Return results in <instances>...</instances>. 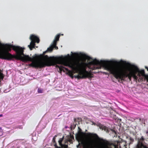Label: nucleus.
Here are the masks:
<instances>
[{"mask_svg":"<svg viewBox=\"0 0 148 148\" xmlns=\"http://www.w3.org/2000/svg\"><path fill=\"white\" fill-rule=\"evenodd\" d=\"M57 43H56V45H55V43H53V49L55 48L56 49H58V47L56 46Z\"/></svg>","mask_w":148,"mask_h":148,"instance_id":"obj_15","label":"nucleus"},{"mask_svg":"<svg viewBox=\"0 0 148 148\" xmlns=\"http://www.w3.org/2000/svg\"><path fill=\"white\" fill-rule=\"evenodd\" d=\"M145 79H146L147 82H148V75H145L144 76Z\"/></svg>","mask_w":148,"mask_h":148,"instance_id":"obj_17","label":"nucleus"},{"mask_svg":"<svg viewBox=\"0 0 148 148\" xmlns=\"http://www.w3.org/2000/svg\"><path fill=\"white\" fill-rule=\"evenodd\" d=\"M43 90L40 88H38V93H42L43 92Z\"/></svg>","mask_w":148,"mask_h":148,"instance_id":"obj_14","label":"nucleus"},{"mask_svg":"<svg viewBox=\"0 0 148 148\" xmlns=\"http://www.w3.org/2000/svg\"><path fill=\"white\" fill-rule=\"evenodd\" d=\"M98 148H109L108 147H106L104 146L103 145H102L99 146Z\"/></svg>","mask_w":148,"mask_h":148,"instance_id":"obj_11","label":"nucleus"},{"mask_svg":"<svg viewBox=\"0 0 148 148\" xmlns=\"http://www.w3.org/2000/svg\"><path fill=\"white\" fill-rule=\"evenodd\" d=\"M133 139L131 138H130V140H133Z\"/></svg>","mask_w":148,"mask_h":148,"instance_id":"obj_24","label":"nucleus"},{"mask_svg":"<svg viewBox=\"0 0 148 148\" xmlns=\"http://www.w3.org/2000/svg\"><path fill=\"white\" fill-rule=\"evenodd\" d=\"M0 45L3 47L5 49V50L0 51V59L8 60H11L15 59L17 60H21L23 61H32L31 64L34 62H40L33 61L36 59L35 57L31 58L29 56L25 55L23 53V49L19 46L8 44L4 45L0 43ZM30 64H29V66H31Z\"/></svg>","mask_w":148,"mask_h":148,"instance_id":"obj_3","label":"nucleus"},{"mask_svg":"<svg viewBox=\"0 0 148 148\" xmlns=\"http://www.w3.org/2000/svg\"><path fill=\"white\" fill-rule=\"evenodd\" d=\"M4 76L2 73H0V80H3L4 78Z\"/></svg>","mask_w":148,"mask_h":148,"instance_id":"obj_13","label":"nucleus"},{"mask_svg":"<svg viewBox=\"0 0 148 148\" xmlns=\"http://www.w3.org/2000/svg\"><path fill=\"white\" fill-rule=\"evenodd\" d=\"M58 67L60 71H63L64 72H65L64 69L65 71H69V70L67 68H66L62 66H58Z\"/></svg>","mask_w":148,"mask_h":148,"instance_id":"obj_6","label":"nucleus"},{"mask_svg":"<svg viewBox=\"0 0 148 148\" xmlns=\"http://www.w3.org/2000/svg\"><path fill=\"white\" fill-rule=\"evenodd\" d=\"M120 79L121 80H119V82L121 83H123L122 81H121V79Z\"/></svg>","mask_w":148,"mask_h":148,"instance_id":"obj_20","label":"nucleus"},{"mask_svg":"<svg viewBox=\"0 0 148 148\" xmlns=\"http://www.w3.org/2000/svg\"><path fill=\"white\" fill-rule=\"evenodd\" d=\"M44 62H33L30 66L34 68H41L47 66H50L57 64H62L64 66H68L76 71L78 74L75 75L74 77L78 79L91 78L92 77V74L86 71V66L87 65L86 63L78 62L74 63L71 62L63 60L64 58L62 57H49L47 55L42 57Z\"/></svg>","mask_w":148,"mask_h":148,"instance_id":"obj_2","label":"nucleus"},{"mask_svg":"<svg viewBox=\"0 0 148 148\" xmlns=\"http://www.w3.org/2000/svg\"><path fill=\"white\" fill-rule=\"evenodd\" d=\"M36 48H37V47H36Z\"/></svg>","mask_w":148,"mask_h":148,"instance_id":"obj_30","label":"nucleus"},{"mask_svg":"<svg viewBox=\"0 0 148 148\" xmlns=\"http://www.w3.org/2000/svg\"><path fill=\"white\" fill-rule=\"evenodd\" d=\"M145 68L147 69V71H148V68L147 67H146Z\"/></svg>","mask_w":148,"mask_h":148,"instance_id":"obj_23","label":"nucleus"},{"mask_svg":"<svg viewBox=\"0 0 148 148\" xmlns=\"http://www.w3.org/2000/svg\"><path fill=\"white\" fill-rule=\"evenodd\" d=\"M60 34H57L55 37V38L53 41V43H55V45L56 43H57V42L59 40L60 37Z\"/></svg>","mask_w":148,"mask_h":148,"instance_id":"obj_5","label":"nucleus"},{"mask_svg":"<svg viewBox=\"0 0 148 148\" xmlns=\"http://www.w3.org/2000/svg\"><path fill=\"white\" fill-rule=\"evenodd\" d=\"M74 120L75 121H76V119H75Z\"/></svg>","mask_w":148,"mask_h":148,"instance_id":"obj_26","label":"nucleus"},{"mask_svg":"<svg viewBox=\"0 0 148 148\" xmlns=\"http://www.w3.org/2000/svg\"><path fill=\"white\" fill-rule=\"evenodd\" d=\"M3 116V115L2 114H0V117H2Z\"/></svg>","mask_w":148,"mask_h":148,"instance_id":"obj_22","label":"nucleus"},{"mask_svg":"<svg viewBox=\"0 0 148 148\" xmlns=\"http://www.w3.org/2000/svg\"><path fill=\"white\" fill-rule=\"evenodd\" d=\"M138 72H139V74H140V75H141L143 76L144 77V76H145V74L144 71V70H142L141 71H140L138 68V71L137 72V73Z\"/></svg>","mask_w":148,"mask_h":148,"instance_id":"obj_9","label":"nucleus"},{"mask_svg":"<svg viewBox=\"0 0 148 148\" xmlns=\"http://www.w3.org/2000/svg\"><path fill=\"white\" fill-rule=\"evenodd\" d=\"M73 56L75 57H77L79 56V54L78 53H74L73 54Z\"/></svg>","mask_w":148,"mask_h":148,"instance_id":"obj_16","label":"nucleus"},{"mask_svg":"<svg viewBox=\"0 0 148 148\" xmlns=\"http://www.w3.org/2000/svg\"><path fill=\"white\" fill-rule=\"evenodd\" d=\"M29 39L31 40V42L30 44L28 45V46L30 50H32L33 48H35V43H39L40 39L38 36L33 34L31 35Z\"/></svg>","mask_w":148,"mask_h":148,"instance_id":"obj_4","label":"nucleus"},{"mask_svg":"<svg viewBox=\"0 0 148 148\" xmlns=\"http://www.w3.org/2000/svg\"><path fill=\"white\" fill-rule=\"evenodd\" d=\"M143 80V77H142V76L138 77V78L137 80L138 82H140V81H142Z\"/></svg>","mask_w":148,"mask_h":148,"instance_id":"obj_12","label":"nucleus"},{"mask_svg":"<svg viewBox=\"0 0 148 148\" xmlns=\"http://www.w3.org/2000/svg\"><path fill=\"white\" fill-rule=\"evenodd\" d=\"M88 60H92L88 63V68L90 69L92 73H98V69L103 67L106 70L110 71L117 79H121V81H125L126 77H128L130 81L133 77L135 80H137L138 77L136 76L138 68L134 65H132L131 69H128L129 73L124 72L122 68L119 66H112L109 64L107 61L101 60L99 61L97 59H92L90 57L87 56Z\"/></svg>","mask_w":148,"mask_h":148,"instance_id":"obj_1","label":"nucleus"},{"mask_svg":"<svg viewBox=\"0 0 148 148\" xmlns=\"http://www.w3.org/2000/svg\"><path fill=\"white\" fill-rule=\"evenodd\" d=\"M101 140H102V141H103V140H103V139H101Z\"/></svg>","mask_w":148,"mask_h":148,"instance_id":"obj_25","label":"nucleus"},{"mask_svg":"<svg viewBox=\"0 0 148 148\" xmlns=\"http://www.w3.org/2000/svg\"><path fill=\"white\" fill-rule=\"evenodd\" d=\"M53 44H52L50 47L47 48V51H51L53 50Z\"/></svg>","mask_w":148,"mask_h":148,"instance_id":"obj_10","label":"nucleus"},{"mask_svg":"<svg viewBox=\"0 0 148 148\" xmlns=\"http://www.w3.org/2000/svg\"><path fill=\"white\" fill-rule=\"evenodd\" d=\"M144 139L143 137L142 136L141 138L140 139V140L143 142L144 140Z\"/></svg>","mask_w":148,"mask_h":148,"instance_id":"obj_18","label":"nucleus"},{"mask_svg":"<svg viewBox=\"0 0 148 148\" xmlns=\"http://www.w3.org/2000/svg\"><path fill=\"white\" fill-rule=\"evenodd\" d=\"M136 76H137L138 77L142 76V75H141L140 74H139V72H138V74H137V75H136Z\"/></svg>","mask_w":148,"mask_h":148,"instance_id":"obj_19","label":"nucleus"},{"mask_svg":"<svg viewBox=\"0 0 148 148\" xmlns=\"http://www.w3.org/2000/svg\"><path fill=\"white\" fill-rule=\"evenodd\" d=\"M139 120L140 121L141 120V119H139Z\"/></svg>","mask_w":148,"mask_h":148,"instance_id":"obj_27","label":"nucleus"},{"mask_svg":"<svg viewBox=\"0 0 148 148\" xmlns=\"http://www.w3.org/2000/svg\"><path fill=\"white\" fill-rule=\"evenodd\" d=\"M42 57V55H40V56H37V57L38 58H39L40 57Z\"/></svg>","mask_w":148,"mask_h":148,"instance_id":"obj_21","label":"nucleus"},{"mask_svg":"<svg viewBox=\"0 0 148 148\" xmlns=\"http://www.w3.org/2000/svg\"><path fill=\"white\" fill-rule=\"evenodd\" d=\"M137 148H148L146 146H145L142 143H138L137 145Z\"/></svg>","mask_w":148,"mask_h":148,"instance_id":"obj_7","label":"nucleus"},{"mask_svg":"<svg viewBox=\"0 0 148 148\" xmlns=\"http://www.w3.org/2000/svg\"><path fill=\"white\" fill-rule=\"evenodd\" d=\"M148 133V132H146V133Z\"/></svg>","mask_w":148,"mask_h":148,"instance_id":"obj_28","label":"nucleus"},{"mask_svg":"<svg viewBox=\"0 0 148 148\" xmlns=\"http://www.w3.org/2000/svg\"><path fill=\"white\" fill-rule=\"evenodd\" d=\"M79 146V145H78L77 146V147H78Z\"/></svg>","mask_w":148,"mask_h":148,"instance_id":"obj_29","label":"nucleus"},{"mask_svg":"<svg viewBox=\"0 0 148 148\" xmlns=\"http://www.w3.org/2000/svg\"><path fill=\"white\" fill-rule=\"evenodd\" d=\"M99 127L100 129H102V130H104L105 131L107 130V127L101 124H99Z\"/></svg>","mask_w":148,"mask_h":148,"instance_id":"obj_8","label":"nucleus"}]
</instances>
